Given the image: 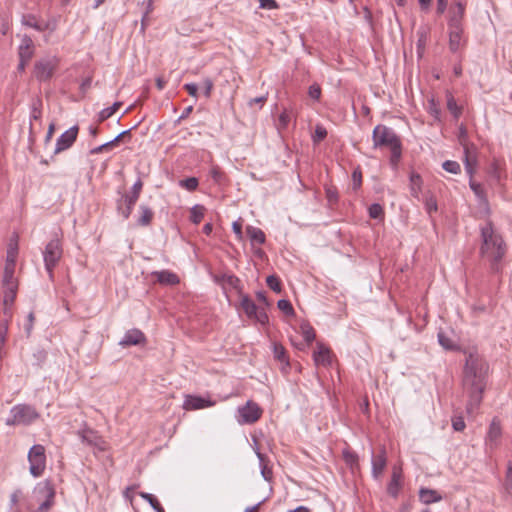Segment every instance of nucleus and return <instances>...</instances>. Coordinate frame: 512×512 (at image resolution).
Returning a JSON list of instances; mask_svg holds the SVG:
<instances>
[{
	"label": "nucleus",
	"instance_id": "obj_60",
	"mask_svg": "<svg viewBox=\"0 0 512 512\" xmlns=\"http://www.w3.org/2000/svg\"><path fill=\"white\" fill-rule=\"evenodd\" d=\"M326 198L330 204H334L338 201V192L336 188L329 187L326 189Z\"/></svg>",
	"mask_w": 512,
	"mask_h": 512
},
{
	"label": "nucleus",
	"instance_id": "obj_41",
	"mask_svg": "<svg viewBox=\"0 0 512 512\" xmlns=\"http://www.w3.org/2000/svg\"><path fill=\"white\" fill-rule=\"evenodd\" d=\"M135 127H136V125H135V126H133V127H132V128H130V129H127V130L122 131V132H121V133H119V134H118L114 139H112V140H110V141L106 142V143H107V145H109V150H110V149H112L113 147H115L116 145H118V144H119V142H120L121 140H124V139H126V138L130 139V137H131L130 133H131V131H132Z\"/></svg>",
	"mask_w": 512,
	"mask_h": 512
},
{
	"label": "nucleus",
	"instance_id": "obj_59",
	"mask_svg": "<svg viewBox=\"0 0 512 512\" xmlns=\"http://www.w3.org/2000/svg\"><path fill=\"white\" fill-rule=\"evenodd\" d=\"M54 505V498H45L39 505L36 512H48Z\"/></svg>",
	"mask_w": 512,
	"mask_h": 512
},
{
	"label": "nucleus",
	"instance_id": "obj_6",
	"mask_svg": "<svg viewBox=\"0 0 512 512\" xmlns=\"http://www.w3.org/2000/svg\"><path fill=\"white\" fill-rule=\"evenodd\" d=\"M61 256L62 247L59 239H52L47 243L43 251L44 265L50 280L54 279V268L61 259Z\"/></svg>",
	"mask_w": 512,
	"mask_h": 512
},
{
	"label": "nucleus",
	"instance_id": "obj_19",
	"mask_svg": "<svg viewBox=\"0 0 512 512\" xmlns=\"http://www.w3.org/2000/svg\"><path fill=\"white\" fill-rule=\"evenodd\" d=\"M215 281L221 285H228L229 287L236 290L239 294H242L243 287L241 281L234 274L224 273L221 275H216Z\"/></svg>",
	"mask_w": 512,
	"mask_h": 512
},
{
	"label": "nucleus",
	"instance_id": "obj_16",
	"mask_svg": "<svg viewBox=\"0 0 512 512\" xmlns=\"http://www.w3.org/2000/svg\"><path fill=\"white\" fill-rule=\"evenodd\" d=\"M402 488V471L400 468L394 467L392 470L391 480L387 485V493L397 498Z\"/></svg>",
	"mask_w": 512,
	"mask_h": 512
},
{
	"label": "nucleus",
	"instance_id": "obj_12",
	"mask_svg": "<svg viewBox=\"0 0 512 512\" xmlns=\"http://www.w3.org/2000/svg\"><path fill=\"white\" fill-rule=\"evenodd\" d=\"M464 14L465 5L462 2H456L449 10L448 29H463Z\"/></svg>",
	"mask_w": 512,
	"mask_h": 512
},
{
	"label": "nucleus",
	"instance_id": "obj_30",
	"mask_svg": "<svg viewBox=\"0 0 512 512\" xmlns=\"http://www.w3.org/2000/svg\"><path fill=\"white\" fill-rule=\"evenodd\" d=\"M4 288H5V290H4L3 303L5 306L4 313L6 314L7 307L11 306L15 301L18 285H6V286H4Z\"/></svg>",
	"mask_w": 512,
	"mask_h": 512
},
{
	"label": "nucleus",
	"instance_id": "obj_9",
	"mask_svg": "<svg viewBox=\"0 0 512 512\" xmlns=\"http://www.w3.org/2000/svg\"><path fill=\"white\" fill-rule=\"evenodd\" d=\"M240 419L238 420L241 424H253L259 420L262 415V409L260 406L253 402L247 401V403L238 408Z\"/></svg>",
	"mask_w": 512,
	"mask_h": 512
},
{
	"label": "nucleus",
	"instance_id": "obj_56",
	"mask_svg": "<svg viewBox=\"0 0 512 512\" xmlns=\"http://www.w3.org/2000/svg\"><path fill=\"white\" fill-rule=\"evenodd\" d=\"M452 427L455 431H463L466 427L464 418L462 416H454L452 418Z\"/></svg>",
	"mask_w": 512,
	"mask_h": 512
},
{
	"label": "nucleus",
	"instance_id": "obj_31",
	"mask_svg": "<svg viewBox=\"0 0 512 512\" xmlns=\"http://www.w3.org/2000/svg\"><path fill=\"white\" fill-rule=\"evenodd\" d=\"M447 109L453 115L455 120H458L462 114V107L459 106L451 92H446Z\"/></svg>",
	"mask_w": 512,
	"mask_h": 512
},
{
	"label": "nucleus",
	"instance_id": "obj_55",
	"mask_svg": "<svg viewBox=\"0 0 512 512\" xmlns=\"http://www.w3.org/2000/svg\"><path fill=\"white\" fill-rule=\"evenodd\" d=\"M153 2L154 0H148L147 1V4H146V10L142 16V19H141V29L144 30L145 27L147 26V19H148V15L152 12L153 10Z\"/></svg>",
	"mask_w": 512,
	"mask_h": 512
},
{
	"label": "nucleus",
	"instance_id": "obj_44",
	"mask_svg": "<svg viewBox=\"0 0 512 512\" xmlns=\"http://www.w3.org/2000/svg\"><path fill=\"white\" fill-rule=\"evenodd\" d=\"M135 204H129V202H123V199L118 201V211L124 219H128L132 213Z\"/></svg>",
	"mask_w": 512,
	"mask_h": 512
},
{
	"label": "nucleus",
	"instance_id": "obj_27",
	"mask_svg": "<svg viewBox=\"0 0 512 512\" xmlns=\"http://www.w3.org/2000/svg\"><path fill=\"white\" fill-rule=\"evenodd\" d=\"M142 187H143V182L141 181V179H138L132 186L130 193L124 194L122 196L123 202H129V204H135L140 196Z\"/></svg>",
	"mask_w": 512,
	"mask_h": 512
},
{
	"label": "nucleus",
	"instance_id": "obj_57",
	"mask_svg": "<svg viewBox=\"0 0 512 512\" xmlns=\"http://www.w3.org/2000/svg\"><path fill=\"white\" fill-rule=\"evenodd\" d=\"M308 95L314 100H319L321 96V87L319 84L314 83L309 86Z\"/></svg>",
	"mask_w": 512,
	"mask_h": 512
},
{
	"label": "nucleus",
	"instance_id": "obj_36",
	"mask_svg": "<svg viewBox=\"0 0 512 512\" xmlns=\"http://www.w3.org/2000/svg\"><path fill=\"white\" fill-rule=\"evenodd\" d=\"M121 105V102H114L112 106L102 109L98 114V121L101 123L110 118Z\"/></svg>",
	"mask_w": 512,
	"mask_h": 512
},
{
	"label": "nucleus",
	"instance_id": "obj_5",
	"mask_svg": "<svg viewBox=\"0 0 512 512\" xmlns=\"http://www.w3.org/2000/svg\"><path fill=\"white\" fill-rule=\"evenodd\" d=\"M27 458L30 474L35 478L42 476L46 469L45 447L41 444L33 445L28 452Z\"/></svg>",
	"mask_w": 512,
	"mask_h": 512
},
{
	"label": "nucleus",
	"instance_id": "obj_37",
	"mask_svg": "<svg viewBox=\"0 0 512 512\" xmlns=\"http://www.w3.org/2000/svg\"><path fill=\"white\" fill-rule=\"evenodd\" d=\"M273 354L276 360L280 361L281 363H285L287 366H289V359L286 355V350L281 344H274Z\"/></svg>",
	"mask_w": 512,
	"mask_h": 512
},
{
	"label": "nucleus",
	"instance_id": "obj_45",
	"mask_svg": "<svg viewBox=\"0 0 512 512\" xmlns=\"http://www.w3.org/2000/svg\"><path fill=\"white\" fill-rule=\"evenodd\" d=\"M17 253H18V243H17V241H15V242L11 241L9 243L8 250H7L6 263L15 265Z\"/></svg>",
	"mask_w": 512,
	"mask_h": 512
},
{
	"label": "nucleus",
	"instance_id": "obj_10",
	"mask_svg": "<svg viewBox=\"0 0 512 512\" xmlns=\"http://www.w3.org/2000/svg\"><path fill=\"white\" fill-rule=\"evenodd\" d=\"M79 128L77 125L72 126L64 133H62L56 141V147L54 150L55 154H58L62 151L69 149L73 143L76 141L78 136Z\"/></svg>",
	"mask_w": 512,
	"mask_h": 512
},
{
	"label": "nucleus",
	"instance_id": "obj_38",
	"mask_svg": "<svg viewBox=\"0 0 512 512\" xmlns=\"http://www.w3.org/2000/svg\"><path fill=\"white\" fill-rule=\"evenodd\" d=\"M205 208L201 205H195L190 212V220L194 224H199L204 217Z\"/></svg>",
	"mask_w": 512,
	"mask_h": 512
},
{
	"label": "nucleus",
	"instance_id": "obj_51",
	"mask_svg": "<svg viewBox=\"0 0 512 512\" xmlns=\"http://www.w3.org/2000/svg\"><path fill=\"white\" fill-rule=\"evenodd\" d=\"M301 329L303 338L308 344L314 341L316 335L314 329L310 325H304Z\"/></svg>",
	"mask_w": 512,
	"mask_h": 512
},
{
	"label": "nucleus",
	"instance_id": "obj_43",
	"mask_svg": "<svg viewBox=\"0 0 512 512\" xmlns=\"http://www.w3.org/2000/svg\"><path fill=\"white\" fill-rule=\"evenodd\" d=\"M199 181L196 177H188L179 181V186L185 188L188 191H194L197 189Z\"/></svg>",
	"mask_w": 512,
	"mask_h": 512
},
{
	"label": "nucleus",
	"instance_id": "obj_24",
	"mask_svg": "<svg viewBox=\"0 0 512 512\" xmlns=\"http://www.w3.org/2000/svg\"><path fill=\"white\" fill-rule=\"evenodd\" d=\"M409 181L410 193L412 197H414L417 200H420V193L422 191L423 185L422 177L420 176V174L413 171L410 173Z\"/></svg>",
	"mask_w": 512,
	"mask_h": 512
},
{
	"label": "nucleus",
	"instance_id": "obj_20",
	"mask_svg": "<svg viewBox=\"0 0 512 512\" xmlns=\"http://www.w3.org/2000/svg\"><path fill=\"white\" fill-rule=\"evenodd\" d=\"M449 34V50L452 53H457L465 43L463 41V29H448Z\"/></svg>",
	"mask_w": 512,
	"mask_h": 512
},
{
	"label": "nucleus",
	"instance_id": "obj_22",
	"mask_svg": "<svg viewBox=\"0 0 512 512\" xmlns=\"http://www.w3.org/2000/svg\"><path fill=\"white\" fill-rule=\"evenodd\" d=\"M34 492L38 498H55V488L50 480L39 482Z\"/></svg>",
	"mask_w": 512,
	"mask_h": 512
},
{
	"label": "nucleus",
	"instance_id": "obj_25",
	"mask_svg": "<svg viewBox=\"0 0 512 512\" xmlns=\"http://www.w3.org/2000/svg\"><path fill=\"white\" fill-rule=\"evenodd\" d=\"M313 359L315 364L328 366L331 363L330 350L323 345H318V350L314 352Z\"/></svg>",
	"mask_w": 512,
	"mask_h": 512
},
{
	"label": "nucleus",
	"instance_id": "obj_61",
	"mask_svg": "<svg viewBox=\"0 0 512 512\" xmlns=\"http://www.w3.org/2000/svg\"><path fill=\"white\" fill-rule=\"evenodd\" d=\"M210 176L216 183H220L223 179V172L218 166H214L210 170Z\"/></svg>",
	"mask_w": 512,
	"mask_h": 512
},
{
	"label": "nucleus",
	"instance_id": "obj_7",
	"mask_svg": "<svg viewBox=\"0 0 512 512\" xmlns=\"http://www.w3.org/2000/svg\"><path fill=\"white\" fill-rule=\"evenodd\" d=\"M58 65L59 59L56 56L41 58L34 64L33 75L39 82L49 81Z\"/></svg>",
	"mask_w": 512,
	"mask_h": 512
},
{
	"label": "nucleus",
	"instance_id": "obj_23",
	"mask_svg": "<svg viewBox=\"0 0 512 512\" xmlns=\"http://www.w3.org/2000/svg\"><path fill=\"white\" fill-rule=\"evenodd\" d=\"M419 500L423 504L429 505V504L441 501L442 496L436 490L429 489L426 487H421L419 489Z\"/></svg>",
	"mask_w": 512,
	"mask_h": 512
},
{
	"label": "nucleus",
	"instance_id": "obj_40",
	"mask_svg": "<svg viewBox=\"0 0 512 512\" xmlns=\"http://www.w3.org/2000/svg\"><path fill=\"white\" fill-rule=\"evenodd\" d=\"M42 101L40 98H36L31 103V120H38L42 115Z\"/></svg>",
	"mask_w": 512,
	"mask_h": 512
},
{
	"label": "nucleus",
	"instance_id": "obj_17",
	"mask_svg": "<svg viewBox=\"0 0 512 512\" xmlns=\"http://www.w3.org/2000/svg\"><path fill=\"white\" fill-rule=\"evenodd\" d=\"M371 464L373 478L379 479L387 464L385 449H381V451L377 455H372Z\"/></svg>",
	"mask_w": 512,
	"mask_h": 512
},
{
	"label": "nucleus",
	"instance_id": "obj_47",
	"mask_svg": "<svg viewBox=\"0 0 512 512\" xmlns=\"http://www.w3.org/2000/svg\"><path fill=\"white\" fill-rule=\"evenodd\" d=\"M267 286L276 293L281 292V281L275 275H269L266 279Z\"/></svg>",
	"mask_w": 512,
	"mask_h": 512
},
{
	"label": "nucleus",
	"instance_id": "obj_52",
	"mask_svg": "<svg viewBox=\"0 0 512 512\" xmlns=\"http://www.w3.org/2000/svg\"><path fill=\"white\" fill-rule=\"evenodd\" d=\"M290 122V115L288 111L285 109L281 112V114L278 117L277 122V128L278 130L285 129L288 126V123Z\"/></svg>",
	"mask_w": 512,
	"mask_h": 512
},
{
	"label": "nucleus",
	"instance_id": "obj_48",
	"mask_svg": "<svg viewBox=\"0 0 512 512\" xmlns=\"http://www.w3.org/2000/svg\"><path fill=\"white\" fill-rule=\"evenodd\" d=\"M442 168L452 174H458L461 171L460 164L456 161L446 160L442 164Z\"/></svg>",
	"mask_w": 512,
	"mask_h": 512
},
{
	"label": "nucleus",
	"instance_id": "obj_21",
	"mask_svg": "<svg viewBox=\"0 0 512 512\" xmlns=\"http://www.w3.org/2000/svg\"><path fill=\"white\" fill-rule=\"evenodd\" d=\"M34 54V44L30 36L24 35L18 47V57L24 59H31Z\"/></svg>",
	"mask_w": 512,
	"mask_h": 512
},
{
	"label": "nucleus",
	"instance_id": "obj_3",
	"mask_svg": "<svg viewBox=\"0 0 512 512\" xmlns=\"http://www.w3.org/2000/svg\"><path fill=\"white\" fill-rule=\"evenodd\" d=\"M372 141L374 148L390 149V164L396 168L402 156V143L395 131L386 125L379 124L373 129Z\"/></svg>",
	"mask_w": 512,
	"mask_h": 512
},
{
	"label": "nucleus",
	"instance_id": "obj_33",
	"mask_svg": "<svg viewBox=\"0 0 512 512\" xmlns=\"http://www.w3.org/2000/svg\"><path fill=\"white\" fill-rule=\"evenodd\" d=\"M15 265L6 263L4 274H3V286L6 285H18L14 278Z\"/></svg>",
	"mask_w": 512,
	"mask_h": 512
},
{
	"label": "nucleus",
	"instance_id": "obj_14",
	"mask_svg": "<svg viewBox=\"0 0 512 512\" xmlns=\"http://www.w3.org/2000/svg\"><path fill=\"white\" fill-rule=\"evenodd\" d=\"M215 404L214 401L209 398H204L197 395H187L185 397L183 408L185 410H198L206 407H211Z\"/></svg>",
	"mask_w": 512,
	"mask_h": 512
},
{
	"label": "nucleus",
	"instance_id": "obj_50",
	"mask_svg": "<svg viewBox=\"0 0 512 512\" xmlns=\"http://www.w3.org/2000/svg\"><path fill=\"white\" fill-rule=\"evenodd\" d=\"M327 136V130L325 127L321 126V125H317L316 128H315V132L312 136V140L314 143H319L321 142L323 139H325Z\"/></svg>",
	"mask_w": 512,
	"mask_h": 512
},
{
	"label": "nucleus",
	"instance_id": "obj_42",
	"mask_svg": "<svg viewBox=\"0 0 512 512\" xmlns=\"http://www.w3.org/2000/svg\"><path fill=\"white\" fill-rule=\"evenodd\" d=\"M368 213L370 218L372 219H383L384 218V209L378 203H373L368 208Z\"/></svg>",
	"mask_w": 512,
	"mask_h": 512
},
{
	"label": "nucleus",
	"instance_id": "obj_64",
	"mask_svg": "<svg viewBox=\"0 0 512 512\" xmlns=\"http://www.w3.org/2000/svg\"><path fill=\"white\" fill-rule=\"evenodd\" d=\"M203 89L204 95L209 98L211 96V92L213 89V81L210 78H205L203 80Z\"/></svg>",
	"mask_w": 512,
	"mask_h": 512
},
{
	"label": "nucleus",
	"instance_id": "obj_49",
	"mask_svg": "<svg viewBox=\"0 0 512 512\" xmlns=\"http://www.w3.org/2000/svg\"><path fill=\"white\" fill-rule=\"evenodd\" d=\"M425 209L428 214H432L433 212H436L438 209L436 198L433 195L427 196L425 198Z\"/></svg>",
	"mask_w": 512,
	"mask_h": 512
},
{
	"label": "nucleus",
	"instance_id": "obj_54",
	"mask_svg": "<svg viewBox=\"0 0 512 512\" xmlns=\"http://www.w3.org/2000/svg\"><path fill=\"white\" fill-rule=\"evenodd\" d=\"M489 174L495 180L499 181L501 178V167L498 161L494 160L489 167Z\"/></svg>",
	"mask_w": 512,
	"mask_h": 512
},
{
	"label": "nucleus",
	"instance_id": "obj_1",
	"mask_svg": "<svg viewBox=\"0 0 512 512\" xmlns=\"http://www.w3.org/2000/svg\"><path fill=\"white\" fill-rule=\"evenodd\" d=\"M465 354L462 387L468 397L466 411L471 415L482 402L489 366L484 357L477 351H469Z\"/></svg>",
	"mask_w": 512,
	"mask_h": 512
},
{
	"label": "nucleus",
	"instance_id": "obj_29",
	"mask_svg": "<svg viewBox=\"0 0 512 512\" xmlns=\"http://www.w3.org/2000/svg\"><path fill=\"white\" fill-rule=\"evenodd\" d=\"M246 233H247L252 244H254V243L264 244L265 243L266 237H265L264 232L260 228L249 225L246 227Z\"/></svg>",
	"mask_w": 512,
	"mask_h": 512
},
{
	"label": "nucleus",
	"instance_id": "obj_18",
	"mask_svg": "<svg viewBox=\"0 0 512 512\" xmlns=\"http://www.w3.org/2000/svg\"><path fill=\"white\" fill-rule=\"evenodd\" d=\"M151 277L161 285L173 286L180 282L178 275L169 270L153 271Z\"/></svg>",
	"mask_w": 512,
	"mask_h": 512
},
{
	"label": "nucleus",
	"instance_id": "obj_26",
	"mask_svg": "<svg viewBox=\"0 0 512 512\" xmlns=\"http://www.w3.org/2000/svg\"><path fill=\"white\" fill-rule=\"evenodd\" d=\"M139 212L140 216L137 219V225L142 227L149 226L154 216V212L152 211V209L142 204L139 206Z\"/></svg>",
	"mask_w": 512,
	"mask_h": 512
},
{
	"label": "nucleus",
	"instance_id": "obj_32",
	"mask_svg": "<svg viewBox=\"0 0 512 512\" xmlns=\"http://www.w3.org/2000/svg\"><path fill=\"white\" fill-rule=\"evenodd\" d=\"M21 22L23 25L25 26H28V27H31L37 31H45L47 27H49L48 25H41V23H39L37 20H36V17L32 14H25L22 16V19H21Z\"/></svg>",
	"mask_w": 512,
	"mask_h": 512
},
{
	"label": "nucleus",
	"instance_id": "obj_2",
	"mask_svg": "<svg viewBox=\"0 0 512 512\" xmlns=\"http://www.w3.org/2000/svg\"><path fill=\"white\" fill-rule=\"evenodd\" d=\"M480 230L482 239L480 254L482 257L489 259L491 270L498 272L499 262L506 253L505 242L501 235L494 230L491 222H487Z\"/></svg>",
	"mask_w": 512,
	"mask_h": 512
},
{
	"label": "nucleus",
	"instance_id": "obj_34",
	"mask_svg": "<svg viewBox=\"0 0 512 512\" xmlns=\"http://www.w3.org/2000/svg\"><path fill=\"white\" fill-rule=\"evenodd\" d=\"M139 496L146 500L155 512H165L164 508L153 494L147 492H139Z\"/></svg>",
	"mask_w": 512,
	"mask_h": 512
},
{
	"label": "nucleus",
	"instance_id": "obj_15",
	"mask_svg": "<svg viewBox=\"0 0 512 512\" xmlns=\"http://www.w3.org/2000/svg\"><path fill=\"white\" fill-rule=\"evenodd\" d=\"M146 342L144 333L139 329L128 330L119 344L123 347L141 345Z\"/></svg>",
	"mask_w": 512,
	"mask_h": 512
},
{
	"label": "nucleus",
	"instance_id": "obj_35",
	"mask_svg": "<svg viewBox=\"0 0 512 512\" xmlns=\"http://www.w3.org/2000/svg\"><path fill=\"white\" fill-rule=\"evenodd\" d=\"M438 342L445 350L455 351L459 348L458 345L443 332L438 333Z\"/></svg>",
	"mask_w": 512,
	"mask_h": 512
},
{
	"label": "nucleus",
	"instance_id": "obj_58",
	"mask_svg": "<svg viewBox=\"0 0 512 512\" xmlns=\"http://www.w3.org/2000/svg\"><path fill=\"white\" fill-rule=\"evenodd\" d=\"M458 141L462 146H466V143L468 141V132L463 124L459 126Z\"/></svg>",
	"mask_w": 512,
	"mask_h": 512
},
{
	"label": "nucleus",
	"instance_id": "obj_13",
	"mask_svg": "<svg viewBox=\"0 0 512 512\" xmlns=\"http://www.w3.org/2000/svg\"><path fill=\"white\" fill-rule=\"evenodd\" d=\"M78 436L81 438L83 443L96 447L101 451L105 450V441L93 429L85 428L80 430L78 431Z\"/></svg>",
	"mask_w": 512,
	"mask_h": 512
},
{
	"label": "nucleus",
	"instance_id": "obj_62",
	"mask_svg": "<svg viewBox=\"0 0 512 512\" xmlns=\"http://www.w3.org/2000/svg\"><path fill=\"white\" fill-rule=\"evenodd\" d=\"M34 321H35L34 313L30 312L27 316V323L24 325V330H25L27 336H29L32 332Z\"/></svg>",
	"mask_w": 512,
	"mask_h": 512
},
{
	"label": "nucleus",
	"instance_id": "obj_39",
	"mask_svg": "<svg viewBox=\"0 0 512 512\" xmlns=\"http://www.w3.org/2000/svg\"><path fill=\"white\" fill-rule=\"evenodd\" d=\"M503 486L505 492L512 497V462H508Z\"/></svg>",
	"mask_w": 512,
	"mask_h": 512
},
{
	"label": "nucleus",
	"instance_id": "obj_28",
	"mask_svg": "<svg viewBox=\"0 0 512 512\" xmlns=\"http://www.w3.org/2000/svg\"><path fill=\"white\" fill-rule=\"evenodd\" d=\"M255 452H256L257 458L259 459L261 475L263 476V478L266 481L270 482L273 478V472H272V469L270 467H268L267 458L263 453H261L259 451L258 448L255 450Z\"/></svg>",
	"mask_w": 512,
	"mask_h": 512
},
{
	"label": "nucleus",
	"instance_id": "obj_63",
	"mask_svg": "<svg viewBox=\"0 0 512 512\" xmlns=\"http://www.w3.org/2000/svg\"><path fill=\"white\" fill-rule=\"evenodd\" d=\"M21 496H22V491L20 489H16L13 491V493L10 495L11 509H13V507L17 506Z\"/></svg>",
	"mask_w": 512,
	"mask_h": 512
},
{
	"label": "nucleus",
	"instance_id": "obj_8",
	"mask_svg": "<svg viewBox=\"0 0 512 512\" xmlns=\"http://www.w3.org/2000/svg\"><path fill=\"white\" fill-rule=\"evenodd\" d=\"M241 296L240 307L245 312L248 318L255 319L261 325H265L268 323L269 318L264 308H259L253 302V300L244 294H239Z\"/></svg>",
	"mask_w": 512,
	"mask_h": 512
},
{
	"label": "nucleus",
	"instance_id": "obj_11",
	"mask_svg": "<svg viewBox=\"0 0 512 512\" xmlns=\"http://www.w3.org/2000/svg\"><path fill=\"white\" fill-rule=\"evenodd\" d=\"M502 435L500 421L496 418L492 420L485 438V446L487 451H493L498 447V441Z\"/></svg>",
	"mask_w": 512,
	"mask_h": 512
},
{
	"label": "nucleus",
	"instance_id": "obj_46",
	"mask_svg": "<svg viewBox=\"0 0 512 512\" xmlns=\"http://www.w3.org/2000/svg\"><path fill=\"white\" fill-rule=\"evenodd\" d=\"M278 308L287 316H293L295 311L289 300L280 299L277 303Z\"/></svg>",
	"mask_w": 512,
	"mask_h": 512
},
{
	"label": "nucleus",
	"instance_id": "obj_4",
	"mask_svg": "<svg viewBox=\"0 0 512 512\" xmlns=\"http://www.w3.org/2000/svg\"><path fill=\"white\" fill-rule=\"evenodd\" d=\"M40 417L34 406L29 404H17L10 410V416L6 419L7 426H28Z\"/></svg>",
	"mask_w": 512,
	"mask_h": 512
},
{
	"label": "nucleus",
	"instance_id": "obj_53",
	"mask_svg": "<svg viewBox=\"0 0 512 512\" xmlns=\"http://www.w3.org/2000/svg\"><path fill=\"white\" fill-rule=\"evenodd\" d=\"M353 190H358L362 185V172L360 167H357L352 172Z\"/></svg>",
	"mask_w": 512,
	"mask_h": 512
}]
</instances>
